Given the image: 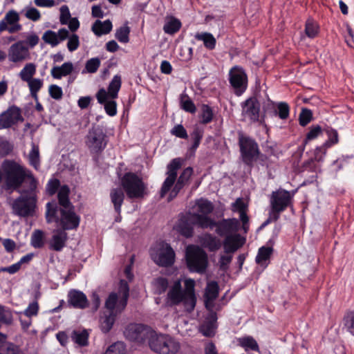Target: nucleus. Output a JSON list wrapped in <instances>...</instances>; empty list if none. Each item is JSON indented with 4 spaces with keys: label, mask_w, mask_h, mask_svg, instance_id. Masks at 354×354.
Masks as SVG:
<instances>
[{
    "label": "nucleus",
    "mask_w": 354,
    "mask_h": 354,
    "mask_svg": "<svg viewBox=\"0 0 354 354\" xmlns=\"http://www.w3.org/2000/svg\"><path fill=\"white\" fill-rule=\"evenodd\" d=\"M185 289L183 290L180 280L176 281L167 293V303L169 306H177L183 303L188 312H192L196 304L195 295V281L194 279H185Z\"/></svg>",
    "instance_id": "nucleus-1"
},
{
    "label": "nucleus",
    "mask_w": 354,
    "mask_h": 354,
    "mask_svg": "<svg viewBox=\"0 0 354 354\" xmlns=\"http://www.w3.org/2000/svg\"><path fill=\"white\" fill-rule=\"evenodd\" d=\"M149 348L158 354H177L180 349V343L174 337L155 330L149 342Z\"/></svg>",
    "instance_id": "nucleus-2"
},
{
    "label": "nucleus",
    "mask_w": 354,
    "mask_h": 354,
    "mask_svg": "<svg viewBox=\"0 0 354 354\" xmlns=\"http://www.w3.org/2000/svg\"><path fill=\"white\" fill-rule=\"evenodd\" d=\"M185 263L191 272L204 274L208 267V257L206 252L198 245H187L185 250Z\"/></svg>",
    "instance_id": "nucleus-3"
},
{
    "label": "nucleus",
    "mask_w": 354,
    "mask_h": 354,
    "mask_svg": "<svg viewBox=\"0 0 354 354\" xmlns=\"http://www.w3.org/2000/svg\"><path fill=\"white\" fill-rule=\"evenodd\" d=\"M121 185L129 198H143L148 194L147 185L134 173H127L121 179Z\"/></svg>",
    "instance_id": "nucleus-4"
},
{
    "label": "nucleus",
    "mask_w": 354,
    "mask_h": 354,
    "mask_svg": "<svg viewBox=\"0 0 354 354\" xmlns=\"http://www.w3.org/2000/svg\"><path fill=\"white\" fill-rule=\"evenodd\" d=\"M292 195L284 189H279L273 192L270 198L271 211L268 218L261 225L264 227L272 221H275L279 218V214L284 211L290 204Z\"/></svg>",
    "instance_id": "nucleus-5"
},
{
    "label": "nucleus",
    "mask_w": 354,
    "mask_h": 354,
    "mask_svg": "<svg viewBox=\"0 0 354 354\" xmlns=\"http://www.w3.org/2000/svg\"><path fill=\"white\" fill-rule=\"evenodd\" d=\"M216 233L225 239L223 243H244L245 240L238 234L239 222L235 218L224 219L218 223L214 222L213 227Z\"/></svg>",
    "instance_id": "nucleus-6"
},
{
    "label": "nucleus",
    "mask_w": 354,
    "mask_h": 354,
    "mask_svg": "<svg viewBox=\"0 0 354 354\" xmlns=\"http://www.w3.org/2000/svg\"><path fill=\"white\" fill-rule=\"evenodd\" d=\"M3 178L8 188H18L26 180L27 169L12 161H5L2 165Z\"/></svg>",
    "instance_id": "nucleus-7"
},
{
    "label": "nucleus",
    "mask_w": 354,
    "mask_h": 354,
    "mask_svg": "<svg viewBox=\"0 0 354 354\" xmlns=\"http://www.w3.org/2000/svg\"><path fill=\"white\" fill-rule=\"evenodd\" d=\"M153 331L150 327L142 324H130L126 327L124 335L129 341L149 345Z\"/></svg>",
    "instance_id": "nucleus-8"
},
{
    "label": "nucleus",
    "mask_w": 354,
    "mask_h": 354,
    "mask_svg": "<svg viewBox=\"0 0 354 354\" xmlns=\"http://www.w3.org/2000/svg\"><path fill=\"white\" fill-rule=\"evenodd\" d=\"M209 223L210 221L206 218L193 217L191 214L188 213L179 219L176 225V230L181 235L188 238L193 235L194 225H198L201 228H208Z\"/></svg>",
    "instance_id": "nucleus-9"
},
{
    "label": "nucleus",
    "mask_w": 354,
    "mask_h": 354,
    "mask_svg": "<svg viewBox=\"0 0 354 354\" xmlns=\"http://www.w3.org/2000/svg\"><path fill=\"white\" fill-rule=\"evenodd\" d=\"M36 204V198L33 194L21 196L15 201L12 209L15 214L21 216L32 215Z\"/></svg>",
    "instance_id": "nucleus-10"
},
{
    "label": "nucleus",
    "mask_w": 354,
    "mask_h": 354,
    "mask_svg": "<svg viewBox=\"0 0 354 354\" xmlns=\"http://www.w3.org/2000/svg\"><path fill=\"white\" fill-rule=\"evenodd\" d=\"M106 135L102 130L92 129L86 136V144L91 153H98L106 146Z\"/></svg>",
    "instance_id": "nucleus-11"
},
{
    "label": "nucleus",
    "mask_w": 354,
    "mask_h": 354,
    "mask_svg": "<svg viewBox=\"0 0 354 354\" xmlns=\"http://www.w3.org/2000/svg\"><path fill=\"white\" fill-rule=\"evenodd\" d=\"M230 82L237 95H241L247 88L248 77L242 68L234 66L230 71Z\"/></svg>",
    "instance_id": "nucleus-12"
},
{
    "label": "nucleus",
    "mask_w": 354,
    "mask_h": 354,
    "mask_svg": "<svg viewBox=\"0 0 354 354\" xmlns=\"http://www.w3.org/2000/svg\"><path fill=\"white\" fill-rule=\"evenodd\" d=\"M19 20L20 17L17 11L9 10L0 21V32L8 31L12 34L20 31L22 26L19 24Z\"/></svg>",
    "instance_id": "nucleus-13"
},
{
    "label": "nucleus",
    "mask_w": 354,
    "mask_h": 354,
    "mask_svg": "<svg viewBox=\"0 0 354 354\" xmlns=\"http://www.w3.org/2000/svg\"><path fill=\"white\" fill-rule=\"evenodd\" d=\"M239 145L243 161L250 164L257 158L259 153L258 145L252 139L244 137H239Z\"/></svg>",
    "instance_id": "nucleus-14"
},
{
    "label": "nucleus",
    "mask_w": 354,
    "mask_h": 354,
    "mask_svg": "<svg viewBox=\"0 0 354 354\" xmlns=\"http://www.w3.org/2000/svg\"><path fill=\"white\" fill-rule=\"evenodd\" d=\"M122 84L121 77L119 75L113 76L111 81L108 90L101 88L96 94V98L100 104L104 103L109 98L115 99L118 97V92L120 89Z\"/></svg>",
    "instance_id": "nucleus-15"
},
{
    "label": "nucleus",
    "mask_w": 354,
    "mask_h": 354,
    "mask_svg": "<svg viewBox=\"0 0 354 354\" xmlns=\"http://www.w3.org/2000/svg\"><path fill=\"white\" fill-rule=\"evenodd\" d=\"M242 116L244 120L251 122L259 120L260 103L254 97H250L242 103Z\"/></svg>",
    "instance_id": "nucleus-16"
},
{
    "label": "nucleus",
    "mask_w": 354,
    "mask_h": 354,
    "mask_svg": "<svg viewBox=\"0 0 354 354\" xmlns=\"http://www.w3.org/2000/svg\"><path fill=\"white\" fill-rule=\"evenodd\" d=\"M180 166L181 160L180 158H175L172 160L170 164L167 166V177L164 181L160 190L161 197H164L174 186L177 176V171L180 169Z\"/></svg>",
    "instance_id": "nucleus-17"
},
{
    "label": "nucleus",
    "mask_w": 354,
    "mask_h": 354,
    "mask_svg": "<svg viewBox=\"0 0 354 354\" xmlns=\"http://www.w3.org/2000/svg\"><path fill=\"white\" fill-rule=\"evenodd\" d=\"M28 47L24 41H19L12 44L9 49L8 57L10 62L13 63L22 62L29 58Z\"/></svg>",
    "instance_id": "nucleus-18"
},
{
    "label": "nucleus",
    "mask_w": 354,
    "mask_h": 354,
    "mask_svg": "<svg viewBox=\"0 0 354 354\" xmlns=\"http://www.w3.org/2000/svg\"><path fill=\"white\" fill-rule=\"evenodd\" d=\"M214 209L213 204L204 198H201L196 201L194 207V212L190 213L193 217L198 216L201 218H207L210 223L208 225V227L213 228L214 225V221L208 215L212 213Z\"/></svg>",
    "instance_id": "nucleus-19"
},
{
    "label": "nucleus",
    "mask_w": 354,
    "mask_h": 354,
    "mask_svg": "<svg viewBox=\"0 0 354 354\" xmlns=\"http://www.w3.org/2000/svg\"><path fill=\"white\" fill-rule=\"evenodd\" d=\"M23 120L21 110L17 106H11L0 114V130L9 128Z\"/></svg>",
    "instance_id": "nucleus-20"
},
{
    "label": "nucleus",
    "mask_w": 354,
    "mask_h": 354,
    "mask_svg": "<svg viewBox=\"0 0 354 354\" xmlns=\"http://www.w3.org/2000/svg\"><path fill=\"white\" fill-rule=\"evenodd\" d=\"M60 213L61 225L64 229L73 230L78 227L80 218V216L75 213L73 206L61 208Z\"/></svg>",
    "instance_id": "nucleus-21"
},
{
    "label": "nucleus",
    "mask_w": 354,
    "mask_h": 354,
    "mask_svg": "<svg viewBox=\"0 0 354 354\" xmlns=\"http://www.w3.org/2000/svg\"><path fill=\"white\" fill-rule=\"evenodd\" d=\"M67 300L69 306L76 309H85L88 307L86 295L82 291L71 289L68 291Z\"/></svg>",
    "instance_id": "nucleus-22"
},
{
    "label": "nucleus",
    "mask_w": 354,
    "mask_h": 354,
    "mask_svg": "<svg viewBox=\"0 0 354 354\" xmlns=\"http://www.w3.org/2000/svg\"><path fill=\"white\" fill-rule=\"evenodd\" d=\"M68 37V30L66 28H61L57 32L53 30L46 31L43 36L42 39L45 43L50 44L51 46L55 47L57 46L62 41L65 40Z\"/></svg>",
    "instance_id": "nucleus-23"
},
{
    "label": "nucleus",
    "mask_w": 354,
    "mask_h": 354,
    "mask_svg": "<svg viewBox=\"0 0 354 354\" xmlns=\"http://www.w3.org/2000/svg\"><path fill=\"white\" fill-rule=\"evenodd\" d=\"M216 321H217V315L216 313L211 310L209 313L206 320L203 322V324L200 327V331L201 333L208 337H212L214 336L216 333Z\"/></svg>",
    "instance_id": "nucleus-24"
},
{
    "label": "nucleus",
    "mask_w": 354,
    "mask_h": 354,
    "mask_svg": "<svg viewBox=\"0 0 354 354\" xmlns=\"http://www.w3.org/2000/svg\"><path fill=\"white\" fill-rule=\"evenodd\" d=\"M274 249L272 246L263 245L259 248L255 262L263 269H266L270 263Z\"/></svg>",
    "instance_id": "nucleus-25"
},
{
    "label": "nucleus",
    "mask_w": 354,
    "mask_h": 354,
    "mask_svg": "<svg viewBox=\"0 0 354 354\" xmlns=\"http://www.w3.org/2000/svg\"><path fill=\"white\" fill-rule=\"evenodd\" d=\"M192 174L193 169L191 167H187L183 170V171L178 178L177 183L175 184V185L174 186L173 189L170 192L169 201L172 200L176 196L179 191L188 182Z\"/></svg>",
    "instance_id": "nucleus-26"
},
{
    "label": "nucleus",
    "mask_w": 354,
    "mask_h": 354,
    "mask_svg": "<svg viewBox=\"0 0 354 354\" xmlns=\"http://www.w3.org/2000/svg\"><path fill=\"white\" fill-rule=\"evenodd\" d=\"M175 261V252L171 245H166V248L161 251L156 260L157 264L163 267H169L174 264Z\"/></svg>",
    "instance_id": "nucleus-27"
},
{
    "label": "nucleus",
    "mask_w": 354,
    "mask_h": 354,
    "mask_svg": "<svg viewBox=\"0 0 354 354\" xmlns=\"http://www.w3.org/2000/svg\"><path fill=\"white\" fill-rule=\"evenodd\" d=\"M74 66L72 62H66L61 66H53L50 70V75L54 79L60 80L72 73Z\"/></svg>",
    "instance_id": "nucleus-28"
},
{
    "label": "nucleus",
    "mask_w": 354,
    "mask_h": 354,
    "mask_svg": "<svg viewBox=\"0 0 354 354\" xmlns=\"http://www.w3.org/2000/svg\"><path fill=\"white\" fill-rule=\"evenodd\" d=\"M219 294V286L217 281H211L207 283L205 292V307L209 309V303L214 301L218 297Z\"/></svg>",
    "instance_id": "nucleus-29"
},
{
    "label": "nucleus",
    "mask_w": 354,
    "mask_h": 354,
    "mask_svg": "<svg viewBox=\"0 0 354 354\" xmlns=\"http://www.w3.org/2000/svg\"><path fill=\"white\" fill-rule=\"evenodd\" d=\"M113 28L111 21L109 19L102 21L97 20L92 26V31L98 37L109 33Z\"/></svg>",
    "instance_id": "nucleus-30"
},
{
    "label": "nucleus",
    "mask_w": 354,
    "mask_h": 354,
    "mask_svg": "<svg viewBox=\"0 0 354 354\" xmlns=\"http://www.w3.org/2000/svg\"><path fill=\"white\" fill-rule=\"evenodd\" d=\"M110 198L113 204L115 212L120 214L121 212V206L124 198V194L120 188H114L111 190Z\"/></svg>",
    "instance_id": "nucleus-31"
},
{
    "label": "nucleus",
    "mask_w": 354,
    "mask_h": 354,
    "mask_svg": "<svg viewBox=\"0 0 354 354\" xmlns=\"http://www.w3.org/2000/svg\"><path fill=\"white\" fill-rule=\"evenodd\" d=\"M89 334L85 329L73 330L71 334V338L76 344L80 346H86L88 344Z\"/></svg>",
    "instance_id": "nucleus-32"
},
{
    "label": "nucleus",
    "mask_w": 354,
    "mask_h": 354,
    "mask_svg": "<svg viewBox=\"0 0 354 354\" xmlns=\"http://www.w3.org/2000/svg\"><path fill=\"white\" fill-rule=\"evenodd\" d=\"M195 39L202 41L205 47L209 50L215 48L216 40L212 34L209 32H198L194 36Z\"/></svg>",
    "instance_id": "nucleus-33"
},
{
    "label": "nucleus",
    "mask_w": 354,
    "mask_h": 354,
    "mask_svg": "<svg viewBox=\"0 0 354 354\" xmlns=\"http://www.w3.org/2000/svg\"><path fill=\"white\" fill-rule=\"evenodd\" d=\"M181 25V22L178 19L174 17H167L163 26V30L165 32L173 35L180 30Z\"/></svg>",
    "instance_id": "nucleus-34"
},
{
    "label": "nucleus",
    "mask_w": 354,
    "mask_h": 354,
    "mask_svg": "<svg viewBox=\"0 0 354 354\" xmlns=\"http://www.w3.org/2000/svg\"><path fill=\"white\" fill-rule=\"evenodd\" d=\"M36 65L34 63H28L21 70L19 77L23 82H27L34 78L33 76L36 73Z\"/></svg>",
    "instance_id": "nucleus-35"
},
{
    "label": "nucleus",
    "mask_w": 354,
    "mask_h": 354,
    "mask_svg": "<svg viewBox=\"0 0 354 354\" xmlns=\"http://www.w3.org/2000/svg\"><path fill=\"white\" fill-rule=\"evenodd\" d=\"M344 328L354 336V310L347 311L344 315L343 319Z\"/></svg>",
    "instance_id": "nucleus-36"
},
{
    "label": "nucleus",
    "mask_w": 354,
    "mask_h": 354,
    "mask_svg": "<svg viewBox=\"0 0 354 354\" xmlns=\"http://www.w3.org/2000/svg\"><path fill=\"white\" fill-rule=\"evenodd\" d=\"M239 344L241 347L244 348L246 351L250 350L259 352V347L257 341L251 336L240 338Z\"/></svg>",
    "instance_id": "nucleus-37"
},
{
    "label": "nucleus",
    "mask_w": 354,
    "mask_h": 354,
    "mask_svg": "<svg viewBox=\"0 0 354 354\" xmlns=\"http://www.w3.org/2000/svg\"><path fill=\"white\" fill-rule=\"evenodd\" d=\"M30 95L35 99L37 98V93L43 86V80L39 78H32L26 82Z\"/></svg>",
    "instance_id": "nucleus-38"
},
{
    "label": "nucleus",
    "mask_w": 354,
    "mask_h": 354,
    "mask_svg": "<svg viewBox=\"0 0 354 354\" xmlns=\"http://www.w3.org/2000/svg\"><path fill=\"white\" fill-rule=\"evenodd\" d=\"M32 148L28 154V160L30 164L37 169L39 167V149L38 145L34 142L31 145Z\"/></svg>",
    "instance_id": "nucleus-39"
},
{
    "label": "nucleus",
    "mask_w": 354,
    "mask_h": 354,
    "mask_svg": "<svg viewBox=\"0 0 354 354\" xmlns=\"http://www.w3.org/2000/svg\"><path fill=\"white\" fill-rule=\"evenodd\" d=\"M130 28L127 23L116 30L115 37L121 43H128L129 41Z\"/></svg>",
    "instance_id": "nucleus-40"
},
{
    "label": "nucleus",
    "mask_w": 354,
    "mask_h": 354,
    "mask_svg": "<svg viewBox=\"0 0 354 354\" xmlns=\"http://www.w3.org/2000/svg\"><path fill=\"white\" fill-rule=\"evenodd\" d=\"M153 286L155 288V293L158 295H162L165 293L168 288V280L165 277H159L154 279Z\"/></svg>",
    "instance_id": "nucleus-41"
},
{
    "label": "nucleus",
    "mask_w": 354,
    "mask_h": 354,
    "mask_svg": "<svg viewBox=\"0 0 354 354\" xmlns=\"http://www.w3.org/2000/svg\"><path fill=\"white\" fill-rule=\"evenodd\" d=\"M69 189L67 186H62L58 192L59 203L63 207L72 206L68 200Z\"/></svg>",
    "instance_id": "nucleus-42"
},
{
    "label": "nucleus",
    "mask_w": 354,
    "mask_h": 354,
    "mask_svg": "<svg viewBox=\"0 0 354 354\" xmlns=\"http://www.w3.org/2000/svg\"><path fill=\"white\" fill-rule=\"evenodd\" d=\"M101 62L100 59L98 57H93L91 58L86 62L85 68L82 71V73H95L100 66Z\"/></svg>",
    "instance_id": "nucleus-43"
},
{
    "label": "nucleus",
    "mask_w": 354,
    "mask_h": 354,
    "mask_svg": "<svg viewBox=\"0 0 354 354\" xmlns=\"http://www.w3.org/2000/svg\"><path fill=\"white\" fill-rule=\"evenodd\" d=\"M115 318L113 312H110L109 315H106L101 322V330L106 333L111 330L115 322Z\"/></svg>",
    "instance_id": "nucleus-44"
},
{
    "label": "nucleus",
    "mask_w": 354,
    "mask_h": 354,
    "mask_svg": "<svg viewBox=\"0 0 354 354\" xmlns=\"http://www.w3.org/2000/svg\"><path fill=\"white\" fill-rule=\"evenodd\" d=\"M47 211L46 214V219L48 223L53 221H57L58 218L56 216L57 213V204L55 201L49 202L46 205Z\"/></svg>",
    "instance_id": "nucleus-45"
},
{
    "label": "nucleus",
    "mask_w": 354,
    "mask_h": 354,
    "mask_svg": "<svg viewBox=\"0 0 354 354\" xmlns=\"http://www.w3.org/2000/svg\"><path fill=\"white\" fill-rule=\"evenodd\" d=\"M318 26L313 20H308L306 24L305 32L310 38L315 37L318 34Z\"/></svg>",
    "instance_id": "nucleus-46"
},
{
    "label": "nucleus",
    "mask_w": 354,
    "mask_h": 354,
    "mask_svg": "<svg viewBox=\"0 0 354 354\" xmlns=\"http://www.w3.org/2000/svg\"><path fill=\"white\" fill-rule=\"evenodd\" d=\"M125 346L124 344L121 342H117L112 344L106 349L104 354H124Z\"/></svg>",
    "instance_id": "nucleus-47"
},
{
    "label": "nucleus",
    "mask_w": 354,
    "mask_h": 354,
    "mask_svg": "<svg viewBox=\"0 0 354 354\" xmlns=\"http://www.w3.org/2000/svg\"><path fill=\"white\" fill-rule=\"evenodd\" d=\"M25 17L33 21H37L41 19V13L34 7H27L24 10Z\"/></svg>",
    "instance_id": "nucleus-48"
},
{
    "label": "nucleus",
    "mask_w": 354,
    "mask_h": 354,
    "mask_svg": "<svg viewBox=\"0 0 354 354\" xmlns=\"http://www.w3.org/2000/svg\"><path fill=\"white\" fill-rule=\"evenodd\" d=\"M66 39H68L67 48L70 52H73L79 48L80 38L75 33L68 34V37Z\"/></svg>",
    "instance_id": "nucleus-49"
},
{
    "label": "nucleus",
    "mask_w": 354,
    "mask_h": 354,
    "mask_svg": "<svg viewBox=\"0 0 354 354\" xmlns=\"http://www.w3.org/2000/svg\"><path fill=\"white\" fill-rule=\"evenodd\" d=\"M322 133V130L320 126H313L310 128L309 132L306 135L304 143L306 144L308 141L313 140L318 138Z\"/></svg>",
    "instance_id": "nucleus-50"
},
{
    "label": "nucleus",
    "mask_w": 354,
    "mask_h": 354,
    "mask_svg": "<svg viewBox=\"0 0 354 354\" xmlns=\"http://www.w3.org/2000/svg\"><path fill=\"white\" fill-rule=\"evenodd\" d=\"M328 140L324 144V147H330L332 145L337 144L339 142L337 131L335 129L327 130Z\"/></svg>",
    "instance_id": "nucleus-51"
},
{
    "label": "nucleus",
    "mask_w": 354,
    "mask_h": 354,
    "mask_svg": "<svg viewBox=\"0 0 354 354\" xmlns=\"http://www.w3.org/2000/svg\"><path fill=\"white\" fill-rule=\"evenodd\" d=\"M213 112L212 109L207 105L202 106L201 119L203 124H207L212 120Z\"/></svg>",
    "instance_id": "nucleus-52"
},
{
    "label": "nucleus",
    "mask_w": 354,
    "mask_h": 354,
    "mask_svg": "<svg viewBox=\"0 0 354 354\" xmlns=\"http://www.w3.org/2000/svg\"><path fill=\"white\" fill-rule=\"evenodd\" d=\"M48 92L50 97L56 100H59L62 98V88L56 84L50 85L48 88Z\"/></svg>",
    "instance_id": "nucleus-53"
},
{
    "label": "nucleus",
    "mask_w": 354,
    "mask_h": 354,
    "mask_svg": "<svg viewBox=\"0 0 354 354\" xmlns=\"http://www.w3.org/2000/svg\"><path fill=\"white\" fill-rule=\"evenodd\" d=\"M171 134L180 138L187 139L188 135L186 129L182 124L175 125L170 131Z\"/></svg>",
    "instance_id": "nucleus-54"
},
{
    "label": "nucleus",
    "mask_w": 354,
    "mask_h": 354,
    "mask_svg": "<svg viewBox=\"0 0 354 354\" xmlns=\"http://www.w3.org/2000/svg\"><path fill=\"white\" fill-rule=\"evenodd\" d=\"M59 11V21L61 24L66 25L68 22V20L71 18L69 8L66 5H64L61 6Z\"/></svg>",
    "instance_id": "nucleus-55"
},
{
    "label": "nucleus",
    "mask_w": 354,
    "mask_h": 354,
    "mask_svg": "<svg viewBox=\"0 0 354 354\" xmlns=\"http://www.w3.org/2000/svg\"><path fill=\"white\" fill-rule=\"evenodd\" d=\"M278 115L282 120H286L289 116L290 107L286 102H279L277 104Z\"/></svg>",
    "instance_id": "nucleus-56"
},
{
    "label": "nucleus",
    "mask_w": 354,
    "mask_h": 354,
    "mask_svg": "<svg viewBox=\"0 0 354 354\" xmlns=\"http://www.w3.org/2000/svg\"><path fill=\"white\" fill-rule=\"evenodd\" d=\"M312 120V112L306 109H302L300 115H299V124L305 127L307 125L310 120Z\"/></svg>",
    "instance_id": "nucleus-57"
},
{
    "label": "nucleus",
    "mask_w": 354,
    "mask_h": 354,
    "mask_svg": "<svg viewBox=\"0 0 354 354\" xmlns=\"http://www.w3.org/2000/svg\"><path fill=\"white\" fill-rule=\"evenodd\" d=\"M104 109L106 113L110 116H114L117 113V104L113 100H106L104 103Z\"/></svg>",
    "instance_id": "nucleus-58"
},
{
    "label": "nucleus",
    "mask_w": 354,
    "mask_h": 354,
    "mask_svg": "<svg viewBox=\"0 0 354 354\" xmlns=\"http://www.w3.org/2000/svg\"><path fill=\"white\" fill-rule=\"evenodd\" d=\"M39 311V304L37 301H33L29 304L27 308L24 310V315L28 317H31L32 316H36L38 314Z\"/></svg>",
    "instance_id": "nucleus-59"
},
{
    "label": "nucleus",
    "mask_w": 354,
    "mask_h": 354,
    "mask_svg": "<svg viewBox=\"0 0 354 354\" xmlns=\"http://www.w3.org/2000/svg\"><path fill=\"white\" fill-rule=\"evenodd\" d=\"M118 302V295L115 292H111L105 301V307L113 312Z\"/></svg>",
    "instance_id": "nucleus-60"
},
{
    "label": "nucleus",
    "mask_w": 354,
    "mask_h": 354,
    "mask_svg": "<svg viewBox=\"0 0 354 354\" xmlns=\"http://www.w3.org/2000/svg\"><path fill=\"white\" fill-rule=\"evenodd\" d=\"M232 259V254L222 255L219 259V267L220 270L223 271H227L229 268V265Z\"/></svg>",
    "instance_id": "nucleus-61"
},
{
    "label": "nucleus",
    "mask_w": 354,
    "mask_h": 354,
    "mask_svg": "<svg viewBox=\"0 0 354 354\" xmlns=\"http://www.w3.org/2000/svg\"><path fill=\"white\" fill-rule=\"evenodd\" d=\"M181 107L183 109H184L185 111L189 112V113H195L196 109L193 103V102L190 99H186V100H181Z\"/></svg>",
    "instance_id": "nucleus-62"
},
{
    "label": "nucleus",
    "mask_w": 354,
    "mask_h": 354,
    "mask_svg": "<svg viewBox=\"0 0 354 354\" xmlns=\"http://www.w3.org/2000/svg\"><path fill=\"white\" fill-rule=\"evenodd\" d=\"M4 351L6 354H24L19 346L12 343H8L5 347Z\"/></svg>",
    "instance_id": "nucleus-63"
},
{
    "label": "nucleus",
    "mask_w": 354,
    "mask_h": 354,
    "mask_svg": "<svg viewBox=\"0 0 354 354\" xmlns=\"http://www.w3.org/2000/svg\"><path fill=\"white\" fill-rule=\"evenodd\" d=\"M205 354H218L215 344L212 341H208L204 346Z\"/></svg>",
    "instance_id": "nucleus-64"
}]
</instances>
